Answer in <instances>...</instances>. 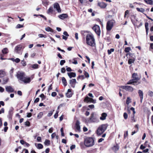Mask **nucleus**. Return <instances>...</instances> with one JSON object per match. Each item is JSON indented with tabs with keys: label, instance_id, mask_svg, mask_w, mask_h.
Returning a JSON list of instances; mask_svg holds the SVG:
<instances>
[{
	"label": "nucleus",
	"instance_id": "4",
	"mask_svg": "<svg viewBox=\"0 0 153 153\" xmlns=\"http://www.w3.org/2000/svg\"><path fill=\"white\" fill-rule=\"evenodd\" d=\"M89 123H97L99 122L98 116L95 113L92 112L88 119Z\"/></svg>",
	"mask_w": 153,
	"mask_h": 153
},
{
	"label": "nucleus",
	"instance_id": "13",
	"mask_svg": "<svg viewBox=\"0 0 153 153\" xmlns=\"http://www.w3.org/2000/svg\"><path fill=\"white\" fill-rule=\"evenodd\" d=\"M73 94V93L72 92V90L71 89H69L68 90L67 92L66 93V97L68 98H70L72 97Z\"/></svg>",
	"mask_w": 153,
	"mask_h": 153
},
{
	"label": "nucleus",
	"instance_id": "16",
	"mask_svg": "<svg viewBox=\"0 0 153 153\" xmlns=\"http://www.w3.org/2000/svg\"><path fill=\"white\" fill-rule=\"evenodd\" d=\"M80 123L79 120H77L75 124V127L76 129L78 131H79L80 129Z\"/></svg>",
	"mask_w": 153,
	"mask_h": 153
},
{
	"label": "nucleus",
	"instance_id": "27",
	"mask_svg": "<svg viewBox=\"0 0 153 153\" xmlns=\"http://www.w3.org/2000/svg\"><path fill=\"white\" fill-rule=\"evenodd\" d=\"M136 9L138 11L142 12L143 13L144 15L146 14L144 13L145 11V10L144 9L142 8H139L137 7L136 8Z\"/></svg>",
	"mask_w": 153,
	"mask_h": 153
},
{
	"label": "nucleus",
	"instance_id": "45",
	"mask_svg": "<svg viewBox=\"0 0 153 153\" xmlns=\"http://www.w3.org/2000/svg\"><path fill=\"white\" fill-rule=\"evenodd\" d=\"M128 131H126L124 132V138L125 139L126 137L128 136Z\"/></svg>",
	"mask_w": 153,
	"mask_h": 153
},
{
	"label": "nucleus",
	"instance_id": "11",
	"mask_svg": "<svg viewBox=\"0 0 153 153\" xmlns=\"http://www.w3.org/2000/svg\"><path fill=\"white\" fill-rule=\"evenodd\" d=\"M22 46V45H19L16 46L15 48L14 51L17 53L19 54L21 51Z\"/></svg>",
	"mask_w": 153,
	"mask_h": 153
},
{
	"label": "nucleus",
	"instance_id": "6",
	"mask_svg": "<svg viewBox=\"0 0 153 153\" xmlns=\"http://www.w3.org/2000/svg\"><path fill=\"white\" fill-rule=\"evenodd\" d=\"M82 35L86 38H94L93 34L89 31L82 30L81 31Z\"/></svg>",
	"mask_w": 153,
	"mask_h": 153
},
{
	"label": "nucleus",
	"instance_id": "14",
	"mask_svg": "<svg viewBox=\"0 0 153 153\" xmlns=\"http://www.w3.org/2000/svg\"><path fill=\"white\" fill-rule=\"evenodd\" d=\"M97 5L101 8H105L106 7L107 4L104 2H99L97 3Z\"/></svg>",
	"mask_w": 153,
	"mask_h": 153
},
{
	"label": "nucleus",
	"instance_id": "36",
	"mask_svg": "<svg viewBox=\"0 0 153 153\" xmlns=\"http://www.w3.org/2000/svg\"><path fill=\"white\" fill-rule=\"evenodd\" d=\"M45 30L47 31H50L53 32L54 30L49 27H48L45 28Z\"/></svg>",
	"mask_w": 153,
	"mask_h": 153
},
{
	"label": "nucleus",
	"instance_id": "59",
	"mask_svg": "<svg viewBox=\"0 0 153 153\" xmlns=\"http://www.w3.org/2000/svg\"><path fill=\"white\" fill-rule=\"evenodd\" d=\"M148 95L150 97H153V92L152 91H150L149 92Z\"/></svg>",
	"mask_w": 153,
	"mask_h": 153
},
{
	"label": "nucleus",
	"instance_id": "42",
	"mask_svg": "<svg viewBox=\"0 0 153 153\" xmlns=\"http://www.w3.org/2000/svg\"><path fill=\"white\" fill-rule=\"evenodd\" d=\"M53 11V8L52 7H50L48 9L47 11V13H52Z\"/></svg>",
	"mask_w": 153,
	"mask_h": 153
},
{
	"label": "nucleus",
	"instance_id": "63",
	"mask_svg": "<svg viewBox=\"0 0 153 153\" xmlns=\"http://www.w3.org/2000/svg\"><path fill=\"white\" fill-rule=\"evenodd\" d=\"M32 114L31 113H27V117H31Z\"/></svg>",
	"mask_w": 153,
	"mask_h": 153
},
{
	"label": "nucleus",
	"instance_id": "38",
	"mask_svg": "<svg viewBox=\"0 0 153 153\" xmlns=\"http://www.w3.org/2000/svg\"><path fill=\"white\" fill-rule=\"evenodd\" d=\"M8 80H9V79L8 78H6V79H4V78L3 79L2 84L3 85L6 84L8 82Z\"/></svg>",
	"mask_w": 153,
	"mask_h": 153
},
{
	"label": "nucleus",
	"instance_id": "41",
	"mask_svg": "<svg viewBox=\"0 0 153 153\" xmlns=\"http://www.w3.org/2000/svg\"><path fill=\"white\" fill-rule=\"evenodd\" d=\"M84 74L85 77L88 78L89 77V75L88 73L85 71H84Z\"/></svg>",
	"mask_w": 153,
	"mask_h": 153
},
{
	"label": "nucleus",
	"instance_id": "57",
	"mask_svg": "<svg viewBox=\"0 0 153 153\" xmlns=\"http://www.w3.org/2000/svg\"><path fill=\"white\" fill-rule=\"evenodd\" d=\"M58 111H57L56 112L54 115V117L55 119H56L57 118L58 115Z\"/></svg>",
	"mask_w": 153,
	"mask_h": 153
},
{
	"label": "nucleus",
	"instance_id": "50",
	"mask_svg": "<svg viewBox=\"0 0 153 153\" xmlns=\"http://www.w3.org/2000/svg\"><path fill=\"white\" fill-rule=\"evenodd\" d=\"M123 116L124 119L125 120H126L128 118V115L127 113L126 112L124 113Z\"/></svg>",
	"mask_w": 153,
	"mask_h": 153
},
{
	"label": "nucleus",
	"instance_id": "22",
	"mask_svg": "<svg viewBox=\"0 0 153 153\" xmlns=\"http://www.w3.org/2000/svg\"><path fill=\"white\" fill-rule=\"evenodd\" d=\"M67 74L70 78L72 77H75L76 76V74L74 72L68 73Z\"/></svg>",
	"mask_w": 153,
	"mask_h": 153
},
{
	"label": "nucleus",
	"instance_id": "19",
	"mask_svg": "<svg viewBox=\"0 0 153 153\" xmlns=\"http://www.w3.org/2000/svg\"><path fill=\"white\" fill-rule=\"evenodd\" d=\"M58 17L61 19L63 20L68 17L67 14H62L58 16Z\"/></svg>",
	"mask_w": 153,
	"mask_h": 153
},
{
	"label": "nucleus",
	"instance_id": "12",
	"mask_svg": "<svg viewBox=\"0 0 153 153\" xmlns=\"http://www.w3.org/2000/svg\"><path fill=\"white\" fill-rule=\"evenodd\" d=\"M69 84L71 87L73 88H74L75 87V85L76 83V79H70L69 81Z\"/></svg>",
	"mask_w": 153,
	"mask_h": 153
},
{
	"label": "nucleus",
	"instance_id": "28",
	"mask_svg": "<svg viewBox=\"0 0 153 153\" xmlns=\"http://www.w3.org/2000/svg\"><path fill=\"white\" fill-rule=\"evenodd\" d=\"M2 52L4 54H6L8 52V50L7 48H5L2 50Z\"/></svg>",
	"mask_w": 153,
	"mask_h": 153
},
{
	"label": "nucleus",
	"instance_id": "51",
	"mask_svg": "<svg viewBox=\"0 0 153 153\" xmlns=\"http://www.w3.org/2000/svg\"><path fill=\"white\" fill-rule=\"evenodd\" d=\"M25 125L27 126H30V122L27 121L25 123Z\"/></svg>",
	"mask_w": 153,
	"mask_h": 153
},
{
	"label": "nucleus",
	"instance_id": "33",
	"mask_svg": "<svg viewBox=\"0 0 153 153\" xmlns=\"http://www.w3.org/2000/svg\"><path fill=\"white\" fill-rule=\"evenodd\" d=\"M90 98L88 96L86 97L84 100V102H90Z\"/></svg>",
	"mask_w": 153,
	"mask_h": 153
},
{
	"label": "nucleus",
	"instance_id": "62",
	"mask_svg": "<svg viewBox=\"0 0 153 153\" xmlns=\"http://www.w3.org/2000/svg\"><path fill=\"white\" fill-rule=\"evenodd\" d=\"M146 146H143V144H142L141 145L140 147V149H145Z\"/></svg>",
	"mask_w": 153,
	"mask_h": 153
},
{
	"label": "nucleus",
	"instance_id": "32",
	"mask_svg": "<svg viewBox=\"0 0 153 153\" xmlns=\"http://www.w3.org/2000/svg\"><path fill=\"white\" fill-rule=\"evenodd\" d=\"M5 74L4 71L2 70H0V77H3Z\"/></svg>",
	"mask_w": 153,
	"mask_h": 153
},
{
	"label": "nucleus",
	"instance_id": "49",
	"mask_svg": "<svg viewBox=\"0 0 153 153\" xmlns=\"http://www.w3.org/2000/svg\"><path fill=\"white\" fill-rule=\"evenodd\" d=\"M24 27L23 25L18 24L16 25V28H20L22 27Z\"/></svg>",
	"mask_w": 153,
	"mask_h": 153
},
{
	"label": "nucleus",
	"instance_id": "10",
	"mask_svg": "<svg viewBox=\"0 0 153 153\" xmlns=\"http://www.w3.org/2000/svg\"><path fill=\"white\" fill-rule=\"evenodd\" d=\"M120 87L123 89L126 90L127 91L130 92H132L134 90V88L131 86L129 85L121 86Z\"/></svg>",
	"mask_w": 153,
	"mask_h": 153
},
{
	"label": "nucleus",
	"instance_id": "52",
	"mask_svg": "<svg viewBox=\"0 0 153 153\" xmlns=\"http://www.w3.org/2000/svg\"><path fill=\"white\" fill-rule=\"evenodd\" d=\"M90 102H92L93 103H95L96 102V100H94L92 98H90Z\"/></svg>",
	"mask_w": 153,
	"mask_h": 153
},
{
	"label": "nucleus",
	"instance_id": "61",
	"mask_svg": "<svg viewBox=\"0 0 153 153\" xmlns=\"http://www.w3.org/2000/svg\"><path fill=\"white\" fill-rule=\"evenodd\" d=\"M57 95V93L55 92H52L51 93V96L53 97H55Z\"/></svg>",
	"mask_w": 153,
	"mask_h": 153
},
{
	"label": "nucleus",
	"instance_id": "64",
	"mask_svg": "<svg viewBox=\"0 0 153 153\" xmlns=\"http://www.w3.org/2000/svg\"><path fill=\"white\" fill-rule=\"evenodd\" d=\"M66 71V70L64 68H62L61 69V72L62 73H65Z\"/></svg>",
	"mask_w": 153,
	"mask_h": 153
},
{
	"label": "nucleus",
	"instance_id": "46",
	"mask_svg": "<svg viewBox=\"0 0 153 153\" xmlns=\"http://www.w3.org/2000/svg\"><path fill=\"white\" fill-rule=\"evenodd\" d=\"M32 66L34 69H37L39 68V65L37 64L33 65Z\"/></svg>",
	"mask_w": 153,
	"mask_h": 153
},
{
	"label": "nucleus",
	"instance_id": "15",
	"mask_svg": "<svg viewBox=\"0 0 153 153\" xmlns=\"http://www.w3.org/2000/svg\"><path fill=\"white\" fill-rule=\"evenodd\" d=\"M6 90L8 93L13 92L14 91V89L10 86H7L6 88Z\"/></svg>",
	"mask_w": 153,
	"mask_h": 153
},
{
	"label": "nucleus",
	"instance_id": "23",
	"mask_svg": "<svg viewBox=\"0 0 153 153\" xmlns=\"http://www.w3.org/2000/svg\"><path fill=\"white\" fill-rule=\"evenodd\" d=\"M128 55H129L131 58L130 59H136V56L134 55V53H127L126 54V56H127Z\"/></svg>",
	"mask_w": 153,
	"mask_h": 153
},
{
	"label": "nucleus",
	"instance_id": "17",
	"mask_svg": "<svg viewBox=\"0 0 153 153\" xmlns=\"http://www.w3.org/2000/svg\"><path fill=\"white\" fill-rule=\"evenodd\" d=\"M54 7L56 8V10L59 13L61 12V10L59 4L58 3H56L54 4Z\"/></svg>",
	"mask_w": 153,
	"mask_h": 153
},
{
	"label": "nucleus",
	"instance_id": "5",
	"mask_svg": "<svg viewBox=\"0 0 153 153\" xmlns=\"http://www.w3.org/2000/svg\"><path fill=\"white\" fill-rule=\"evenodd\" d=\"M84 145L87 147L92 146L94 144V141L92 137H88L84 139Z\"/></svg>",
	"mask_w": 153,
	"mask_h": 153
},
{
	"label": "nucleus",
	"instance_id": "55",
	"mask_svg": "<svg viewBox=\"0 0 153 153\" xmlns=\"http://www.w3.org/2000/svg\"><path fill=\"white\" fill-rule=\"evenodd\" d=\"M66 67L67 68L66 70L67 71L71 72L72 71V70L71 68L69 67H68L67 66H66Z\"/></svg>",
	"mask_w": 153,
	"mask_h": 153
},
{
	"label": "nucleus",
	"instance_id": "31",
	"mask_svg": "<svg viewBox=\"0 0 153 153\" xmlns=\"http://www.w3.org/2000/svg\"><path fill=\"white\" fill-rule=\"evenodd\" d=\"M135 116H134V115H131V117L130 118L131 122V123L135 122L136 120L134 118Z\"/></svg>",
	"mask_w": 153,
	"mask_h": 153
},
{
	"label": "nucleus",
	"instance_id": "44",
	"mask_svg": "<svg viewBox=\"0 0 153 153\" xmlns=\"http://www.w3.org/2000/svg\"><path fill=\"white\" fill-rule=\"evenodd\" d=\"M43 148V146L41 143H38L37 145V148L38 149H42Z\"/></svg>",
	"mask_w": 153,
	"mask_h": 153
},
{
	"label": "nucleus",
	"instance_id": "37",
	"mask_svg": "<svg viewBox=\"0 0 153 153\" xmlns=\"http://www.w3.org/2000/svg\"><path fill=\"white\" fill-rule=\"evenodd\" d=\"M144 111L145 112L147 113L148 114H150L151 113L150 110L147 108H144Z\"/></svg>",
	"mask_w": 153,
	"mask_h": 153
},
{
	"label": "nucleus",
	"instance_id": "26",
	"mask_svg": "<svg viewBox=\"0 0 153 153\" xmlns=\"http://www.w3.org/2000/svg\"><path fill=\"white\" fill-rule=\"evenodd\" d=\"M13 114V111L12 110H10L9 111L8 117L9 118H12Z\"/></svg>",
	"mask_w": 153,
	"mask_h": 153
},
{
	"label": "nucleus",
	"instance_id": "20",
	"mask_svg": "<svg viewBox=\"0 0 153 153\" xmlns=\"http://www.w3.org/2000/svg\"><path fill=\"white\" fill-rule=\"evenodd\" d=\"M112 149L114 152H116L119 149V146L118 144H117L115 146H114L111 148Z\"/></svg>",
	"mask_w": 153,
	"mask_h": 153
},
{
	"label": "nucleus",
	"instance_id": "25",
	"mask_svg": "<svg viewBox=\"0 0 153 153\" xmlns=\"http://www.w3.org/2000/svg\"><path fill=\"white\" fill-rule=\"evenodd\" d=\"M145 27L146 28V33L147 35H148V31H149V24L148 22H146L145 23Z\"/></svg>",
	"mask_w": 153,
	"mask_h": 153
},
{
	"label": "nucleus",
	"instance_id": "47",
	"mask_svg": "<svg viewBox=\"0 0 153 153\" xmlns=\"http://www.w3.org/2000/svg\"><path fill=\"white\" fill-rule=\"evenodd\" d=\"M39 97L42 98V100L45 99L46 98V96L44 95L43 94H41Z\"/></svg>",
	"mask_w": 153,
	"mask_h": 153
},
{
	"label": "nucleus",
	"instance_id": "40",
	"mask_svg": "<svg viewBox=\"0 0 153 153\" xmlns=\"http://www.w3.org/2000/svg\"><path fill=\"white\" fill-rule=\"evenodd\" d=\"M131 50V48L129 47H127L125 49L124 51L126 53H128Z\"/></svg>",
	"mask_w": 153,
	"mask_h": 153
},
{
	"label": "nucleus",
	"instance_id": "29",
	"mask_svg": "<svg viewBox=\"0 0 153 153\" xmlns=\"http://www.w3.org/2000/svg\"><path fill=\"white\" fill-rule=\"evenodd\" d=\"M135 60V59H134H134H129L128 61V63L129 65H131L132 63H134Z\"/></svg>",
	"mask_w": 153,
	"mask_h": 153
},
{
	"label": "nucleus",
	"instance_id": "39",
	"mask_svg": "<svg viewBox=\"0 0 153 153\" xmlns=\"http://www.w3.org/2000/svg\"><path fill=\"white\" fill-rule=\"evenodd\" d=\"M43 115V112H40L38 114L37 116V118L38 119H39L42 117Z\"/></svg>",
	"mask_w": 153,
	"mask_h": 153
},
{
	"label": "nucleus",
	"instance_id": "30",
	"mask_svg": "<svg viewBox=\"0 0 153 153\" xmlns=\"http://www.w3.org/2000/svg\"><path fill=\"white\" fill-rule=\"evenodd\" d=\"M129 14V11L128 10H126L125 12L124 15V18H127L128 19V15Z\"/></svg>",
	"mask_w": 153,
	"mask_h": 153
},
{
	"label": "nucleus",
	"instance_id": "56",
	"mask_svg": "<svg viewBox=\"0 0 153 153\" xmlns=\"http://www.w3.org/2000/svg\"><path fill=\"white\" fill-rule=\"evenodd\" d=\"M21 63L24 66H25L26 65V62L22 60L21 62Z\"/></svg>",
	"mask_w": 153,
	"mask_h": 153
},
{
	"label": "nucleus",
	"instance_id": "2",
	"mask_svg": "<svg viewBox=\"0 0 153 153\" xmlns=\"http://www.w3.org/2000/svg\"><path fill=\"white\" fill-rule=\"evenodd\" d=\"M132 79L130 80L127 83L128 85H137L141 83L139 81L140 79V77L138 76L137 73H133L131 75Z\"/></svg>",
	"mask_w": 153,
	"mask_h": 153
},
{
	"label": "nucleus",
	"instance_id": "48",
	"mask_svg": "<svg viewBox=\"0 0 153 153\" xmlns=\"http://www.w3.org/2000/svg\"><path fill=\"white\" fill-rule=\"evenodd\" d=\"M131 99L129 97H127L126 100V103L127 105L129 104L130 102H131Z\"/></svg>",
	"mask_w": 153,
	"mask_h": 153
},
{
	"label": "nucleus",
	"instance_id": "7",
	"mask_svg": "<svg viewBox=\"0 0 153 153\" xmlns=\"http://www.w3.org/2000/svg\"><path fill=\"white\" fill-rule=\"evenodd\" d=\"M115 22V21L113 19L109 20L107 22L106 26L107 31H110L111 30Z\"/></svg>",
	"mask_w": 153,
	"mask_h": 153
},
{
	"label": "nucleus",
	"instance_id": "21",
	"mask_svg": "<svg viewBox=\"0 0 153 153\" xmlns=\"http://www.w3.org/2000/svg\"><path fill=\"white\" fill-rule=\"evenodd\" d=\"M107 114L105 113H103L101 114V116L100 117V119L102 120H105L107 116Z\"/></svg>",
	"mask_w": 153,
	"mask_h": 153
},
{
	"label": "nucleus",
	"instance_id": "9",
	"mask_svg": "<svg viewBox=\"0 0 153 153\" xmlns=\"http://www.w3.org/2000/svg\"><path fill=\"white\" fill-rule=\"evenodd\" d=\"M87 44L92 47H94L96 45L95 39H86Z\"/></svg>",
	"mask_w": 153,
	"mask_h": 153
},
{
	"label": "nucleus",
	"instance_id": "60",
	"mask_svg": "<svg viewBox=\"0 0 153 153\" xmlns=\"http://www.w3.org/2000/svg\"><path fill=\"white\" fill-rule=\"evenodd\" d=\"M76 58H74L73 59V60L74 61L72 62V63L73 64H77V61L76 59Z\"/></svg>",
	"mask_w": 153,
	"mask_h": 153
},
{
	"label": "nucleus",
	"instance_id": "34",
	"mask_svg": "<svg viewBox=\"0 0 153 153\" xmlns=\"http://www.w3.org/2000/svg\"><path fill=\"white\" fill-rule=\"evenodd\" d=\"M144 1L147 4L151 5L153 4V1L152 0H144Z\"/></svg>",
	"mask_w": 153,
	"mask_h": 153
},
{
	"label": "nucleus",
	"instance_id": "58",
	"mask_svg": "<svg viewBox=\"0 0 153 153\" xmlns=\"http://www.w3.org/2000/svg\"><path fill=\"white\" fill-rule=\"evenodd\" d=\"M88 107L91 109H92L94 108V105L92 104L88 105Z\"/></svg>",
	"mask_w": 153,
	"mask_h": 153
},
{
	"label": "nucleus",
	"instance_id": "8",
	"mask_svg": "<svg viewBox=\"0 0 153 153\" xmlns=\"http://www.w3.org/2000/svg\"><path fill=\"white\" fill-rule=\"evenodd\" d=\"M92 29L95 31L98 36H100L101 31L100 26L97 25H95L92 28Z\"/></svg>",
	"mask_w": 153,
	"mask_h": 153
},
{
	"label": "nucleus",
	"instance_id": "43",
	"mask_svg": "<svg viewBox=\"0 0 153 153\" xmlns=\"http://www.w3.org/2000/svg\"><path fill=\"white\" fill-rule=\"evenodd\" d=\"M114 48H111L110 50H108L107 51L108 54L110 55L111 54L112 52H114Z\"/></svg>",
	"mask_w": 153,
	"mask_h": 153
},
{
	"label": "nucleus",
	"instance_id": "35",
	"mask_svg": "<svg viewBox=\"0 0 153 153\" xmlns=\"http://www.w3.org/2000/svg\"><path fill=\"white\" fill-rule=\"evenodd\" d=\"M50 140H46L44 142V144L45 145L49 146L50 144Z\"/></svg>",
	"mask_w": 153,
	"mask_h": 153
},
{
	"label": "nucleus",
	"instance_id": "53",
	"mask_svg": "<svg viewBox=\"0 0 153 153\" xmlns=\"http://www.w3.org/2000/svg\"><path fill=\"white\" fill-rule=\"evenodd\" d=\"M65 62V61L64 60H62L60 62V65H62Z\"/></svg>",
	"mask_w": 153,
	"mask_h": 153
},
{
	"label": "nucleus",
	"instance_id": "3",
	"mask_svg": "<svg viewBox=\"0 0 153 153\" xmlns=\"http://www.w3.org/2000/svg\"><path fill=\"white\" fill-rule=\"evenodd\" d=\"M108 126V125L107 124H103L100 126L96 131V133L98 136H100L107 129Z\"/></svg>",
	"mask_w": 153,
	"mask_h": 153
},
{
	"label": "nucleus",
	"instance_id": "24",
	"mask_svg": "<svg viewBox=\"0 0 153 153\" xmlns=\"http://www.w3.org/2000/svg\"><path fill=\"white\" fill-rule=\"evenodd\" d=\"M62 83L64 86H66L67 85V81L64 77L62 78Z\"/></svg>",
	"mask_w": 153,
	"mask_h": 153
},
{
	"label": "nucleus",
	"instance_id": "1",
	"mask_svg": "<svg viewBox=\"0 0 153 153\" xmlns=\"http://www.w3.org/2000/svg\"><path fill=\"white\" fill-rule=\"evenodd\" d=\"M25 74L24 72H18L16 74V77L19 82L20 83L24 82L25 83H29L31 81L30 78L25 77Z\"/></svg>",
	"mask_w": 153,
	"mask_h": 153
},
{
	"label": "nucleus",
	"instance_id": "18",
	"mask_svg": "<svg viewBox=\"0 0 153 153\" xmlns=\"http://www.w3.org/2000/svg\"><path fill=\"white\" fill-rule=\"evenodd\" d=\"M138 93L140 98V102L142 103L143 98V91L140 90H138Z\"/></svg>",
	"mask_w": 153,
	"mask_h": 153
},
{
	"label": "nucleus",
	"instance_id": "54",
	"mask_svg": "<svg viewBox=\"0 0 153 153\" xmlns=\"http://www.w3.org/2000/svg\"><path fill=\"white\" fill-rule=\"evenodd\" d=\"M82 109L83 110H90V109L88 108V107L86 106H84L82 107Z\"/></svg>",
	"mask_w": 153,
	"mask_h": 153
}]
</instances>
